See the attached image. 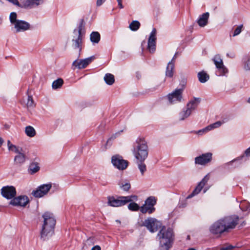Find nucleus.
<instances>
[{
	"instance_id": "nucleus-1",
	"label": "nucleus",
	"mask_w": 250,
	"mask_h": 250,
	"mask_svg": "<svg viewBox=\"0 0 250 250\" xmlns=\"http://www.w3.org/2000/svg\"><path fill=\"white\" fill-rule=\"evenodd\" d=\"M159 241V250H169L174 241V234L171 229L163 226L157 234Z\"/></svg>"
},
{
	"instance_id": "nucleus-2",
	"label": "nucleus",
	"mask_w": 250,
	"mask_h": 250,
	"mask_svg": "<svg viewBox=\"0 0 250 250\" xmlns=\"http://www.w3.org/2000/svg\"><path fill=\"white\" fill-rule=\"evenodd\" d=\"M44 219L41 233V237L43 240L47 239L54 233L56 220L52 213L46 212L42 215Z\"/></svg>"
},
{
	"instance_id": "nucleus-3",
	"label": "nucleus",
	"mask_w": 250,
	"mask_h": 250,
	"mask_svg": "<svg viewBox=\"0 0 250 250\" xmlns=\"http://www.w3.org/2000/svg\"><path fill=\"white\" fill-rule=\"evenodd\" d=\"M132 151L135 158L139 162H143L148 156V146L146 142L143 139H137Z\"/></svg>"
},
{
	"instance_id": "nucleus-4",
	"label": "nucleus",
	"mask_w": 250,
	"mask_h": 250,
	"mask_svg": "<svg viewBox=\"0 0 250 250\" xmlns=\"http://www.w3.org/2000/svg\"><path fill=\"white\" fill-rule=\"evenodd\" d=\"M137 198V197L135 195L119 196L117 198H115L113 196H109L108 197L107 204L110 206L119 207L124 206L134 200H136Z\"/></svg>"
},
{
	"instance_id": "nucleus-5",
	"label": "nucleus",
	"mask_w": 250,
	"mask_h": 250,
	"mask_svg": "<svg viewBox=\"0 0 250 250\" xmlns=\"http://www.w3.org/2000/svg\"><path fill=\"white\" fill-rule=\"evenodd\" d=\"M161 223L154 218L149 217L146 219L141 226L146 227L151 232L156 231L161 228Z\"/></svg>"
},
{
	"instance_id": "nucleus-6",
	"label": "nucleus",
	"mask_w": 250,
	"mask_h": 250,
	"mask_svg": "<svg viewBox=\"0 0 250 250\" xmlns=\"http://www.w3.org/2000/svg\"><path fill=\"white\" fill-rule=\"evenodd\" d=\"M51 187V183L41 185L32 192V195L36 198L42 197L47 194Z\"/></svg>"
},
{
	"instance_id": "nucleus-7",
	"label": "nucleus",
	"mask_w": 250,
	"mask_h": 250,
	"mask_svg": "<svg viewBox=\"0 0 250 250\" xmlns=\"http://www.w3.org/2000/svg\"><path fill=\"white\" fill-rule=\"evenodd\" d=\"M221 220L227 231L229 229H234L235 227L238 224L239 217L236 215L229 216L225 217Z\"/></svg>"
},
{
	"instance_id": "nucleus-8",
	"label": "nucleus",
	"mask_w": 250,
	"mask_h": 250,
	"mask_svg": "<svg viewBox=\"0 0 250 250\" xmlns=\"http://www.w3.org/2000/svg\"><path fill=\"white\" fill-rule=\"evenodd\" d=\"M210 231L213 234H221L226 231V228L221 219L214 222L210 227Z\"/></svg>"
},
{
	"instance_id": "nucleus-9",
	"label": "nucleus",
	"mask_w": 250,
	"mask_h": 250,
	"mask_svg": "<svg viewBox=\"0 0 250 250\" xmlns=\"http://www.w3.org/2000/svg\"><path fill=\"white\" fill-rule=\"evenodd\" d=\"M2 196L7 199H11L16 195V188L13 186H5L1 189Z\"/></svg>"
},
{
	"instance_id": "nucleus-10",
	"label": "nucleus",
	"mask_w": 250,
	"mask_h": 250,
	"mask_svg": "<svg viewBox=\"0 0 250 250\" xmlns=\"http://www.w3.org/2000/svg\"><path fill=\"white\" fill-rule=\"evenodd\" d=\"M212 156V154L210 152L202 154L195 158V163L199 165H206L211 162Z\"/></svg>"
},
{
	"instance_id": "nucleus-11",
	"label": "nucleus",
	"mask_w": 250,
	"mask_h": 250,
	"mask_svg": "<svg viewBox=\"0 0 250 250\" xmlns=\"http://www.w3.org/2000/svg\"><path fill=\"white\" fill-rule=\"evenodd\" d=\"M29 200L26 196H19L14 198L10 202V204L14 206L25 207Z\"/></svg>"
},
{
	"instance_id": "nucleus-12",
	"label": "nucleus",
	"mask_w": 250,
	"mask_h": 250,
	"mask_svg": "<svg viewBox=\"0 0 250 250\" xmlns=\"http://www.w3.org/2000/svg\"><path fill=\"white\" fill-rule=\"evenodd\" d=\"M112 163L115 167L121 170L125 169L128 166L127 161L119 156H114L112 157Z\"/></svg>"
},
{
	"instance_id": "nucleus-13",
	"label": "nucleus",
	"mask_w": 250,
	"mask_h": 250,
	"mask_svg": "<svg viewBox=\"0 0 250 250\" xmlns=\"http://www.w3.org/2000/svg\"><path fill=\"white\" fill-rule=\"evenodd\" d=\"M216 68L220 73V75H225L228 72V69L224 66L222 59L219 55H216L212 59Z\"/></svg>"
},
{
	"instance_id": "nucleus-14",
	"label": "nucleus",
	"mask_w": 250,
	"mask_h": 250,
	"mask_svg": "<svg viewBox=\"0 0 250 250\" xmlns=\"http://www.w3.org/2000/svg\"><path fill=\"white\" fill-rule=\"evenodd\" d=\"M95 59L94 56L87 58L85 59L80 60H75L72 64L73 66L78 69H83L86 67Z\"/></svg>"
},
{
	"instance_id": "nucleus-15",
	"label": "nucleus",
	"mask_w": 250,
	"mask_h": 250,
	"mask_svg": "<svg viewBox=\"0 0 250 250\" xmlns=\"http://www.w3.org/2000/svg\"><path fill=\"white\" fill-rule=\"evenodd\" d=\"M156 30L153 28L148 40L147 49L150 53H153L156 49Z\"/></svg>"
},
{
	"instance_id": "nucleus-16",
	"label": "nucleus",
	"mask_w": 250,
	"mask_h": 250,
	"mask_svg": "<svg viewBox=\"0 0 250 250\" xmlns=\"http://www.w3.org/2000/svg\"><path fill=\"white\" fill-rule=\"evenodd\" d=\"M209 178V174H207L202 180V181L198 184V185L193 191L192 193L188 196V198H190L194 196V195L198 194L201 191V190L205 186V185L207 183Z\"/></svg>"
},
{
	"instance_id": "nucleus-17",
	"label": "nucleus",
	"mask_w": 250,
	"mask_h": 250,
	"mask_svg": "<svg viewBox=\"0 0 250 250\" xmlns=\"http://www.w3.org/2000/svg\"><path fill=\"white\" fill-rule=\"evenodd\" d=\"M42 3L40 0H25L21 2L19 7L26 9H31L40 5Z\"/></svg>"
},
{
	"instance_id": "nucleus-18",
	"label": "nucleus",
	"mask_w": 250,
	"mask_h": 250,
	"mask_svg": "<svg viewBox=\"0 0 250 250\" xmlns=\"http://www.w3.org/2000/svg\"><path fill=\"white\" fill-rule=\"evenodd\" d=\"M182 89H176L175 91L172 93L171 94H169L168 95V99L169 102L171 104H172L175 102H180L182 98Z\"/></svg>"
},
{
	"instance_id": "nucleus-19",
	"label": "nucleus",
	"mask_w": 250,
	"mask_h": 250,
	"mask_svg": "<svg viewBox=\"0 0 250 250\" xmlns=\"http://www.w3.org/2000/svg\"><path fill=\"white\" fill-rule=\"evenodd\" d=\"M17 32L24 31L30 28V24L25 21L19 20L14 25Z\"/></svg>"
},
{
	"instance_id": "nucleus-20",
	"label": "nucleus",
	"mask_w": 250,
	"mask_h": 250,
	"mask_svg": "<svg viewBox=\"0 0 250 250\" xmlns=\"http://www.w3.org/2000/svg\"><path fill=\"white\" fill-rule=\"evenodd\" d=\"M72 46L74 49H78L79 52L82 50V35L74 34L72 39Z\"/></svg>"
},
{
	"instance_id": "nucleus-21",
	"label": "nucleus",
	"mask_w": 250,
	"mask_h": 250,
	"mask_svg": "<svg viewBox=\"0 0 250 250\" xmlns=\"http://www.w3.org/2000/svg\"><path fill=\"white\" fill-rule=\"evenodd\" d=\"M209 13L206 12L201 15L197 21L199 26L204 27L207 25L209 18Z\"/></svg>"
},
{
	"instance_id": "nucleus-22",
	"label": "nucleus",
	"mask_w": 250,
	"mask_h": 250,
	"mask_svg": "<svg viewBox=\"0 0 250 250\" xmlns=\"http://www.w3.org/2000/svg\"><path fill=\"white\" fill-rule=\"evenodd\" d=\"M222 124V123L220 121L216 122L215 123H213L212 124H211V125H208L205 128L199 130L198 133H204V132H207V131H209L212 129L217 128V127L220 126Z\"/></svg>"
},
{
	"instance_id": "nucleus-23",
	"label": "nucleus",
	"mask_w": 250,
	"mask_h": 250,
	"mask_svg": "<svg viewBox=\"0 0 250 250\" xmlns=\"http://www.w3.org/2000/svg\"><path fill=\"white\" fill-rule=\"evenodd\" d=\"M222 124V123L220 121L216 122L215 123H213L212 124H211V125H208L205 128L199 130L198 133H204V132H207V131H209L212 129L217 128V127L220 126Z\"/></svg>"
},
{
	"instance_id": "nucleus-24",
	"label": "nucleus",
	"mask_w": 250,
	"mask_h": 250,
	"mask_svg": "<svg viewBox=\"0 0 250 250\" xmlns=\"http://www.w3.org/2000/svg\"><path fill=\"white\" fill-rule=\"evenodd\" d=\"M200 102V98H194L191 100L187 105V107L190 110L193 111L194 110Z\"/></svg>"
},
{
	"instance_id": "nucleus-25",
	"label": "nucleus",
	"mask_w": 250,
	"mask_h": 250,
	"mask_svg": "<svg viewBox=\"0 0 250 250\" xmlns=\"http://www.w3.org/2000/svg\"><path fill=\"white\" fill-rule=\"evenodd\" d=\"M155 210L154 207H151L146 204H145L143 206L140 207V211L142 213L151 214Z\"/></svg>"
},
{
	"instance_id": "nucleus-26",
	"label": "nucleus",
	"mask_w": 250,
	"mask_h": 250,
	"mask_svg": "<svg viewBox=\"0 0 250 250\" xmlns=\"http://www.w3.org/2000/svg\"><path fill=\"white\" fill-rule=\"evenodd\" d=\"M174 67V62H173V60H171V62H169L167 64V70L166 72V76L169 77H172L173 75V69Z\"/></svg>"
},
{
	"instance_id": "nucleus-27",
	"label": "nucleus",
	"mask_w": 250,
	"mask_h": 250,
	"mask_svg": "<svg viewBox=\"0 0 250 250\" xmlns=\"http://www.w3.org/2000/svg\"><path fill=\"white\" fill-rule=\"evenodd\" d=\"M40 170L39 164L37 162H33L30 164L28 168V172L30 174H33Z\"/></svg>"
},
{
	"instance_id": "nucleus-28",
	"label": "nucleus",
	"mask_w": 250,
	"mask_h": 250,
	"mask_svg": "<svg viewBox=\"0 0 250 250\" xmlns=\"http://www.w3.org/2000/svg\"><path fill=\"white\" fill-rule=\"evenodd\" d=\"M7 146L9 150L13 151L17 154L21 152L22 150L21 148L13 145L9 140H8L7 141Z\"/></svg>"
},
{
	"instance_id": "nucleus-29",
	"label": "nucleus",
	"mask_w": 250,
	"mask_h": 250,
	"mask_svg": "<svg viewBox=\"0 0 250 250\" xmlns=\"http://www.w3.org/2000/svg\"><path fill=\"white\" fill-rule=\"evenodd\" d=\"M25 161V156L21 152L18 153L14 158V161L17 164H23Z\"/></svg>"
},
{
	"instance_id": "nucleus-30",
	"label": "nucleus",
	"mask_w": 250,
	"mask_h": 250,
	"mask_svg": "<svg viewBox=\"0 0 250 250\" xmlns=\"http://www.w3.org/2000/svg\"><path fill=\"white\" fill-rule=\"evenodd\" d=\"M27 94L28 95L27 101L26 104V106L27 108H33L36 106V104L34 103L33 97L31 95L29 94V90L27 91Z\"/></svg>"
},
{
	"instance_id": "nucleus-31",
	"label": "nucleus",
	"mask_w": 250,
	"mask_h": 250,
	"mask_svg": "<svg viewBox=\"0 0 250 250\" xmlns=\"http://www.w3.org/2000/svg\"><path fill=\"white\" fill-rule=\"evenodd\" d=\"M199 81L204 83L207 82L209 78V75L204 71L200 72L198 74Z\"/></svg>"
},
{
	"instance_id": "nucleus-32",
	"label": "nucleus",
	"mask_w": 250,
	"mask_h": 250,
	"mask_svg": "<svg viewBox=\"0 0 250 250\" xmlns=\"http://www.w3.org/2000/svg\"><path fill=\"white\" fill-rule=\"evenodd\" d=\"M100 34L98 32H93L90 34V39L91 42L97 43L100 40Z\"/></svg>"
},
{
	"instance_id": "nucleus-33",
	"label": "nucleus",
	"mask_w": 250,
	"mask_h": 250,
	"mask_svg": "<svg viewBox=\"0 0 250 250\" xmlns=\"http://www.w3.org/2000/svg\"><path fill=\"white\" fill-rule=\"evenodd\" d=\"M192 111L187 107L186 110H184L180 112L179 114V118L180 120H184L188 118L191 114Z\"/></svg>"
},
{
	"instance_id": "nucleus-34",
	"label": "nucleus",
	"mask_w": 250,
	"mask_h": 250,
	"mask_svg": "<svg viewBox=\"0 0 250 250\" xmlns=\"http://www.w3.org/2000/svg\"><path fill=\"white\" fill-rule=\"evenodd\" d=\"M25 132L26 135L30 137H33L36 135V131L35 129L30 125L25 127Z\"/></svg>"
},
{
	"instance_id": "nucleus-35",
	"label": "nucleus",
	"mask_w": 250,
	"mask_h": 250,
	"mask_svg": "<svg viewBox=\"0 0 250 250\" xmlns=\"http://www.w3.org/2000/svg\"><path fill=\"white\" fill-rule=\"evenodd\" d=\"M120 188L124 191H127L131 188L130 184L128 181H123L119 184Z\"/></svg>"
},
{
	"instance_id": "nucleus-36",
	"label": "nucleus",
	"mask_w": 250,
	"mask_h": 250,
	"mask_svg": "<svg viewBox=\"0 0 250 250\" xmlns=\"http://www.w3.org/2000/svg\"><path fill=\"white\" fill-rule=\"evenodd\" d=\"M104 80L108 85H112L115 81L114 76L111 74H106L104 77Z\"/></svg>"
},
{
	"instance_id": "nucleus-37",
	"label": "nucleus",
	"mask_w": 250,
	"mask_h": 250,
	"mask_svg": "<svg viewBox=\"0 0 250 250\" xmlns=\"http://www.w3.org/2000/svg\"><path fill=\"white\" fill-rule=\"evenodd\" d=\"M140 26V23L138 21H133L129 24V27L132 31L137 30Z\"/></svg>"
},
{
	"instance_id": "nucleus-38",
	"label": "nucleus",
	"mask_w": 250,
	"mask_h": 250,
	"mask_svg": "<svg viewBox=\"0 0 250 250\" xmlns=\"http://www.w3.org/2000/svg\"><path fill=\"white\" fill-rule=\"evenodd\" d=\"M63 83V81L62 79H58L53 82L52 88L55 89L59 88L62 86Z\"/></svg>"
},
{
	"instance_id": "nucleus-39",
	"label": "nucleus",
	"mask_w": 250,
	"mask_h": 250,
	"mask_svg": "<svg viewBox=\"0 0 250 250\" xmlns=\"http://www.w3.org/2000/svg\"><path fill=\"white\" fill-rule=\"evenodd\" d=\"M240 208L242 210L247 211L250 208V204L246 201H243L241 202L240 204Z\"/></svg>"
},
{
	"instance_id": "nucleus-40",
	"label": "nucleus",
	"mask_w": 250,
	"mask_h": 250,
	"mask_svg": "<svg viewBox=\"0 0 250 250\" xmlns=\"http://www.w3.org/2000/svg\"><path fill=\"white\" fill-rule=\"evenodd\" d=\"M145 203L151 207H154L156 203V200L154 197L150 196L146 200Z\"/></svg>"
},
{
	"instance_id": "nucleus-41",
	"label": "nucleus",
	"mask_w": 250,
	"mask_h": 250,
	"mask_svg": "<svg viewBox=\"0 0 250 250\" xmlns=\"http://www.w3.org/2000/svg\"><path fill=\"white\" fill-rule=\"evenodd\" d=\"M128 208L131 211H137L140 208L139 205L135 202H132L128 205Z\"/></svg>"
},
{
	"instance_id": "nucleus-42",
	"label": "nucleus",
	"mask_w": 250,
	"mask_h": 250,
	"mask_svg": "<svg viewBox=\"0 0 250 250\" xmlns=\"http://www.w3.org/2000/svg\"><path fill=\"white\" fill-rule=\"evenodd\" d=\"M83 28V20H82L79 26L78 30L75 29L73 31L74 34L79 35V34H80V35H82V31Z\"/></svg>"
},
{
	"instance_id": "nucleus-43",
	"label": "nucleus",
	"mask_w": 250,
	"mask_h": 250,
	"mask_svg": "<svg viewBox=\"0 0 250 250\" xmlns=\"http://www.w3.org/2000/svg\"><path fill=\"white\" fill-rule=\"evenodd\" d=\"M10 21L11 23L14 25L19 21L17 20V14L15 12H12L10 14Z\"/></svg>"
},
{
	"instance_id": "nucleus-44",
	"label": "nucleus",
	"mask_w": 250,
	"mask_h": 250,
	"mask_svg": "<svg viewBox=\"0 0 250 250\" xmlns=\"http://www.w3.org/2000/svg\"><path fill=\"white\" fill-rule=\"evenodd\" d=\"M140 163H139L138 164V167H139V169H140V171L141 172V174L142 175H143L144 172L146 170V166L143 162H140Z\"/></svg>"
},
{
	"instance_id": "nucleus-45",
	"label": "nucleus",
	"mask_w": 250,
	"mask_h": 250,
	"mask_svg": "<svg viewBox=\"0 0 250 250\" xmlns=\"http://www.w3.org/2000/svg\"><path fill=\"white\" fill-rule=\"evenodd\" d=\"M242 28L243 25H240L238 26L234 30L233 36H235L239 35L241 33Z\"/></svg>"
},
{
	"instance_id": "nucleus-46",
	"label": "nucleus",
	"mask_w": 250,
	"mask_h": 250,
	"mask_svg": "<svg viewBox=\"0 0 250 250\" xmlns=\"http://www.w3.org/2000/svg\"><path fill=\"white\" fill-rule=\"evenodd\" d=\"M244 68L247 70H250V59L249 58H248V60L245 63Z\"/></svg>"
},
{
	"instance_id": "nucleus-47",
	"label": "nucleus",
	"mask_w": 250,
	"mask_h": 250,
	"mask_svg": "<svg viewBox=\"0 0 250 250\" xmlns=\"http://www.w3.org/2000/svg\"><path fill=\"white\" fill-rule=\"evenodd\" d=\"M233 248H234V246L229 245L228 246H224L222 247L221 248H220V250H230L233 249Z\"/></svg>"
},
{
	"instance_id": "nucleus-48",
	"label": "nucleus",
	"mask_w": 250,
	"mask_h": 250,
	"mask_svg": "<svg viewBox=\"0 0 250 250\" xmlns=\"http://www.w3.org/2000/svg\"><path fill=\"white\" fill-rule=\"evenodd\" d=\"M105 1V0H97L96 5L97 6H100Z\"/></svg>"
},
{
	"instance_id": "nucleus-49",
	"label": "nucleus",
	"mask_w": 250,
	"mask_h": 250,
	"mask_svg": "<svg viewBox=\"0 0 250 250\" xmlns=\"http://www.w3.org/2000/svg\"><path fill=\"white\" fill-rule=\"evenodd\" d=\"M227 56L231 58H234L235 56V53L233 52L227 53Z\"/></svg>"
},
{
	"instance_id": "nucleus-50",
	"label": "nucleus",
	"mask_w": 250,
	"mask_h": 250,
	"mask_svg": "<svg viewBox=\"0 0 250 250\" xmlns=\"http://www.w3.org/2000/svg\"><path fill=\"white\" fill-rule=\"evenodd\" d=\"M118 4V6L120 8L122 9L124 8V6L122 4V0H117Z\"/></svg>"
},
{
	"instance_id": "nucleus-51",
	"label": "nucleus",
	"mask_w": 250,
	"mask_h": 250,
	"mask_svg": "<svg viewBox=\"0 0 250 250\" xmlns=\"http://www.w3.org/2000/svg\"><path fill=\"white\" fill-rule=\"evenodd\" d=\"M91 250H101V247L98 245H96L93 247Z\"/></svg>"
},
{
	"instance_id": "nucleus-52",
	"label": "nucleus",
	"mask_w": 250,
	"mask_h": 250,
	"mask_svg": "<svg viewBox=\"0 0 250 250\" xmlns=\"http://www.w3.org/2000/svg\"><path fill=\"white\" fill-rule=\"evenodd\" d=\"M245 154L247 156H250V147L245 151Z\"/></svg>"
},
{
	"instance_id": "nucleus-53",
	"label": "nucleus",
	"mask_w": 250,
	"mask_h": 250,
	"mask_svg": "<svg viewBox=\"0 0 250 250\" xmlns=\"http://www.w3.org/2000/svg\"><path fill=\"white\" fill-rule=\"evenodd\" d=\"M4 128H5L6 129H9V128H10V125H8V124H5V125H4Z\"/></svg>"
},
{
	"instance_id": "nucleus-54",
	"label": "nucleus",
	"mask_w": 250,
	"mask_h": 250,
	"mask_svg": "<svg viewBox=\"0 0 250 250\" xmlns=\"http://www.w3.org/2000/svg\"><path fill=\"white\" fill-rule=\"evenodd\" d=\"M2 142H3V141H2V139L1 138H0V146L2 145Z\"/></svg>"
},
{
	"instance_id": "nucleus-55",
	"label": "nucleus",
	"mask_w": 250,
	"mask_h": 250,
	"mask_svg": "<svg viewBox=\"0 0 250 250\" xmlns=\"http://www.w3.org/2000/svg\"><path fill=\"white\" fill-rule=\"evenodd\" d=\"M176 54H175V55L174 56L173 58L172 59V60H173V62H174V60L176 58Z\"/></svg>"
},
{
	"instance_id": "nucleus-56",
	"label": "nucleus",
	"mask_w": 250,
	"mask_h": 250,
	"mask_svg": "<svg viewBox=\"0 0 250 250\" xmlns=\"http://www.w3.org/2000/svg\"><path fill=\"white\" fill-rule=\"evenodd\" d=\"M188 250H196L193 248H190Z\"/></svg>"
},
{
	"instance_id": "nucleus-57",
	"label": "nucleus",
	"mask_w": 250,
	"mask_h": 250,
	"mask_svg": "<svg viewBox=\"0 0 250 250\" xmlns=\"http://www.w3.org/2000/svg\"><path fill=\"white\" fill-rule=\"evenodd\" d=\"M248 102L250 104V97L249 98Z\"/></svg>"
},
{
	"instance_id": "nucleus-58",
	"label": "nucleus",
	"mask_w": 250,
	"mask_h": 250,
	"mask_svg": "<svg viewBox=\"0 0 250 250\" xmlns=\"http://www.w3.org/2000/svg\"><path fill=\"white\" fill-rule=\"evenodd\" d=\"M111 139H109L107 140V143H109V142L110 141Z\"/></svg>"
},
{
	"instance_id": "nucleus-59",
	"label": "nucleus",
	"mask_w": 250,
	"mask_h": 250,
	"mask_svg": "<svg viewBox=\"0 0 250 250\" xmlns=\"http://www.w3.org/2000/svg\"><path fill=\"white\" fill-rule=\"evenodd\" d=\"M43 0H40V1L42 3Z\"/></svg>"
},
{
	"instance_id": "nucleus-60",
	"label": "nucleus",
	"mask_w": 250,
	"mask_h": 250,
	"mask_svg": "<svg viewBox=\"0 0 250 250\" xmlns=\"http://www.w3.org/2000/svg\"><path fill=\"white\" fill-rule=\"evenodd\" d=\"M116 221L120 223V221L117 220Z\"/></svg>"
}]
</instances>
